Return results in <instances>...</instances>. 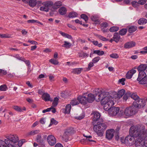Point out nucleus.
Segmentation results:
<instances>
[{
    "instance_id": "obj_1",
    "label": "nucleus",
    "mask_w": 147,
    "mask_h": 147,
    "mask_svg": "<svg viewBox=\"0 0 147 147\" xmlns=\"http://www.w3.org/2000/svg\"><path fill=\"white\" fill-rule=\"evenodd\" d=\"M96 94H98V97H96V101L99 102L100 101L102 105H104V109L105 110H107L109 107H111L113 105L114 103L113 99L115 98L111 95V91L107 92L104 90H101L98 88L96 89L94 91Z\"/></svg>"
},
{
    "instance_id": "obj_2",
    "label": "nucleus",
    "mask_w": 147,
    "mask_h": 147,
    "mask_svg": "<svg viewBox=\"0 0 147 147\" xmlns=\"http://www.w3.org/2000/svg\"><path fill=\"white\" fill-rule=\"evenodd\" d=\"M144 129V126L142 124L131 126L129 130V136L126 137V140L127 141V145L134 143L140 133L143 132Z\"/></svg>"
},
{
    "instance_id": "obj_3",
    "label": "nucleus",
    "mask_w": 147,
    "mask_h": 147,
    "mask_svg": "<svg viewBox=\"0 0 147 147\" xmlns=\"http://www.w3.org/2000/svg\"><path fill=\"white\" fill-rule=\"evenodd\" d=\"M100 114L98 112L95 113L94 115L93 121L97 122L96 124L94 125L93 129L98 136H102L104 133L105 131L107 128V125L103 123V120L100 119Z\"/></svg>"
},
{
    "instance_id": "obj_4",
    "label": "nucleus",
    "mask_w": 147,
    "mask_h": 147,
    "mask_svg": "<svg viewBox=\"0 0 147 147\" xmlns=\"http://www.w3.org/2000/svg\"><path fill=\"white\" fill-rule=\"evenodd\" d=\"M143 132L140 133V135L137 138L135 142L136 147H144V140L145 139V136L144 135L145 133V130L144 129Z\"/></svg>"
},
{
    "instance_id": "obj_5",
    "label": "nucleus",
    "mask_w": 147,
    "mask_h": 147,
    "mask_svg": "<svg viewBox=\"0 0 147 147\" xmlns=\"http://www.w3.org/2000/svg\"><path fill=\"white\" fill-rule=\"evenodd\" d=\"M6 138L7 139H5L8 141V142L10 144H12L15 145L16 147V146L14 144L15 143H17L19 140L18 137L16 134H10L9 135L6 136Z\"/></svg>"
},
{
    "instance_id": "obj_6",
    "label": "nucleus",
    "mask_w": 147,
    "mask_h": 147,
    "mask_svg": "<svg viewBox=\"0 0 147 147\" xmlns=\"http://www.w3.org/2000/svg\"><path fill=\"white\" fill-rule=\"evenodd\" d=\"M146 74L141 73L138 75L137 80L138 82V83L141 84H147V75Z\"/></svg>"
},
{
    "instance_id": "obj_7",
    "label": "nucleus",
    "mask_w": 147,
    "mask_h": 147,
    "mask_svg": "<svg viewBox=\"0 0 147 147\" xmlns=\"http://www.w3.org/2000/svg\"><path fill=\"white\" fill-rule=\"evenodd\" d=\"M137 112L135 107H131L126 108L125 110L126 116L130 117L135 115Z\"/></svg>"
},
{
    "instance_id": "obj_8",
    "label": "nucleus",
    "mask_w": 147,
    "mask_h": 147,
    "mask_svg": "<svg viewBox=\"0 0 147 147\" xmlns=\"http://www.w3.org/2000/svg\"><path fill=\"white\" fill-rule=\"evenodd\" d=\"M133 105L134 107L139 109L143 107L145 105V101L144 99L140 98L136 101H134Z\"/></svg>"
},
{
    "instance_id": "obj_9",
    "label": "nucleus",
    "mask_w": 147,
    "mask_h": 147,
    "mask_svg": "<svg viewBox=\"0 0 147 147\" xmlns=\"http://www.w3.org/2000/svg\"><path fill=\"white\" fill-rule=\"evenodd\" d=\"M52 5V2H46L43 4L42 6L40 7L39 9L40 11L48 12L49 9L51 10Z\"/></svg>"
},
{
    "instance_id": "obj_10",
    "label": "nucleus",
    "mask_w": 147,
    "mask_h": 147,
    "mask_svg": "<svg viewBox=\"0 0 147 147\" xmlns=\"http://www.w3.org/2000/svg\"><path fill=\"white\" fill-rule=\"evenodd\" d=\"M119 110V107H109L107 110V111H108L110 115L112 116H115L118 114Z\"/></svg>"
},
{
    "instance_id": "obj_11",
    "label": "nucleus",
    "mask_w": 147,
    "mask_h": 147,
    "mask_svg": "<svg viewBox=\"0 0 147 147\" xmlns=\"http://www.w3.org/2000/svg\"><path fill=\"white\" fill-rule=\"evenodd\" d=\"M125 93V91L124 90L122 89L119 90L117 93L115 92L111 91V95H113L112 96L113 97H114L115 98H121L123 95H124Z\"/></svg>"
},
{
    "instance_id": "obj_12",
    "label": "nucleus",
    "mask_w": 147,
    "mask_h": 147,
    "mask_svg": "<svg viewBox=\"0 0 147 147\" xmlns=\"http://www.w3.org/2000/svg\"><path fill=\"white\" fill-rule=\"evenodd\" d=\"M96 89L93 91L94 92V94L95 95V96H94L93 94H88V97L87 98V102L89 103H92L94 101V100H96V97H98V94H96V92L94 91Z\"/></svg>"
},
{
    "instance_id": "obj_13",
    "label": "nucleus",
    "mask_w": 147,
    "mask_h": 147,
    "mask_svg": "<svg viewBox=\"0 0 147 147\" xmlns=\"http://www.w3.org/2000/svg\"><path fill=\"white\" fill-rule=\"evenodd\" d=\"M47 140L50 146H54L56 143V138L52 135H49L48 136Z\"/></svg>"
},
{
    "instance_id": "obj_14",
    "label": "nucleus",
    "mask_w": 147,
    "mask_h": 147,
    "mask_svg": "<svg viewBox=\"0 0 147 147\" xmlns=\"http://www.w3.org/2000/svg\"><path fill=\"white\" fill-rule=\"evenodd\" d=\"M8 141L5 140L4 141L0 140V147H16L14 145L8 142Z\"/></svg>"
},
{
    "instance_id": "obj_15",
    "label": "nucleus",
    "mask_w": 147,
    "mask_h": 147,
    "mask_svg": "<svg viewBox=\"0 0 147 147\" xmlns=\"http://www.w3.org/2000/svg\"><path fill=\"white\" fill-rule=\"evenodd\" d=\"M147 68V64H142L140 65L138 67L137 69L138 71H139L138 74L140 73H144L146 74V73L144 71Z\"/></svg>"
},
{
    "instance_id": "obj_16",
    "label": "nucleus",
    "mask_w": 147,
    "mask_h": 147,
    "mask_svg": "<svg viewBox=\"0 0 147 147\" xmlns=\"http://www.w3.org/2000/svg\"><path fill=\"white\" fill-rule=\"evenodd\" d=\"M114 130L110 129L107 130L106 131V137L108 139L111 140L114 136Z\"/></svg>"
},
{
    "instance_id": "obj_17",
    "label": "nucleus",
    "mask_w": 147,
    "mask_h": 147,
    "mask_svg": "<svg viewBox=\"0 0 147 147\" xmlns=\"http://www.w3.org/2000/svg\"><path fill=\"white\" fill-rule=\"evenodd\" d=\"M77 99L79 103H80L84 105L87 104V97L83 96H80L78 97Z\"/></svg>"
},
{
    "instance_id": "obj_18",
    "label": "nucleus",
    "mask_w": 147,
    "mask_h": 147,
    "mask_svg": "<svg viewBox=\"0 0 147 147\" xmlns=\"http://www.w3.org/2000/svg\"><path fill=\"white\" fill-rule=\"evenodd\" d=\"M42 98L45 101H50L52 102L53 101V100L51 99L49 94L47 93H44L43 94Z\"/></svg>"
},
{
    "instance_id": "obj_19",
    "label": "nucleus",
    "mask_w": 147,
    "mask_h": 147,
    "mask_svg": "<svg viewBox=\"0 0 147 147\" xmlns=\"http://www.w3.org/2000/svg\"><path fill=\"white\" fill-rule=\"evenodd\" d=\"M136 44L135 42L131 41L125 43L124 45V47L126 49H129L134 47Z\"/></svg>"
},
{
    "instance_id": "obj_20",
    "label": "nucleus",
    "mask_w": 147,
    "mask_h": 147,
    "mask_svg": "<svg viewBox=\"0 0 147 147\" xmlns=\"http://www.w3.org/2000/svg\"><path fill=\"white\" fill-rule=\"evenodd\" d=\"M52 5L51 8V10L52 9L54 10L56 9L59 8V7L62 5V2L60 1H57L53 4L52 2Z\"/></svg>"
},
{
    "instance_id": "obj_21",
    "label": "nucleus",
    "mask_w": 147,
    "mask_h": 147,
    "mask_svg": "<svg viewBox=\"0 0 147 147\" xmlns=\"http://www.w3.org/2000/svg\"><path fill=\"white\" fill-rule=\"evenodd\" d=\"M136 70L132 69L129 71L126 75V77L128 79H131L133 75L136 72Z\"/></svg>"
},
{
    "instance_id": "obj_22",
    "label": "nucleus",
    "mask_w": 147,
    "mask_h": 147,
    "mask_svg": "<svg viewBox=\"0 0 147 147\" xmlns=\"http://www.w3.org/2000/svg\"><path fill=\"white\" fill-rule=\"evenodd\" d=\"M67 11L66 8L64 7H61L59 9V12L61 15H64L65 14Z\"/></svg>"
},
{
    "instance_id": "obj_23",
    "label": "nucleus",
    "mask_w": 147,
    "mask_h": 147,
    "mask_svg": "<svg viewBox=\"0 0 147 147\" xmlns=\"http://www.w3.org/2000/svg\"><path fill=\"white\" fill-rule=\"evenodd\" d=\"M91 19L92 20L96 22V24H99V18L97 15H94L91 17Z\"/></svg>"
},
{
    "instance_id": "obj_24",
    "label": "nucleus",
    "mask_w": 147,
    "mask_h": 147,
    "mask_svg": "<svg viewBox=\"0 0 147 147\" xmlns=\"http://www.w3.org/2000/svg\"><path fill=\"white\" fill-rule=\"evenodd\" d=\"M120 37L119 34L117 32L115 33L113 37V39H114V41L116 42H118L120 40Z\"/></svg>"
},
{
    "instance_id": "obj_25",
    "label": "nucleus",
    "mask_w": 147,
    "mask_h": 147,
    "mask_svg": "<svg viewBox=\"0 0 147 147\" xmlns=\"http://www.w3.org/2000/svg\"><path fill=\"white\" fill-rule=\"evenodd\" d=\"M59 98L57 97H55L54 98V100L52 101L53 102L52 104V106L51 107H52V108L55 109L54 107L57 106L58 103Z\"/></svg>"
},
{
    "instance_id": "obj_26",
    "label": "nucleus",
    "mask_w": 147,
    "mask_h": 147,
    "mask_svg": "<svg viewBox=\"0 0 147 147\" xmlns=\"http://www.w3.org/2000/svg\"><path fill=\"white\" fill-rule=\"evenodd\" d=\"M36 140L37 142L40 144L43 143L44 141V140L42 138L41 135L40 134L36 136Z\"/></svg>"
},
{
    "instance_id": "obj_27",
    "label": "nucleus",
    "mask_w": 147,
    "mask_h": 147,
    "mask_svg": "<svg viewBox=\"0 0 147 147\" xmlns=\"http://www.w3.org/2000/svg\"><path fill=\"white\" fill-rule=\"evenodd\" d=\"M52 107H51L49 108H48L42 111V112L43 113H45L46 112H49L51 111L53 113H55L56 112V111L55 109H52Z\"/></svg>"
},
{
    "instance_id": "obj_28",
    "label": "nucleus",
    "mask_w": 147,
    "mask_h": 147,
    "mask_svg": "<svg viewBox=\"0 0 147 147\" xmlns=\"http://www.w3.org/2000/svg\"><path fill=\"white\" fill-rule=\"evenodd\" d=\"M82 70L83 68H82L74 69L73 70L72 72L74 74H79L81 73Z\"/></svg>"
},
{
    "instance_id": "obj_29",
    "label": "nucleus",
    "mask_w": 147,
    "mask_h": 147,
    "mask_svg": "<svg viewBox=\"0 0 147 147\" xmlns=\"http://www.w3.org/2000/svg\"><path fill=\"white\" fill-rule=\"evenodd\" d=\"M18 58L19 59H20L24 61L28 67H30V62L29 60H26L24 58L22 57H20Z\"/></svg>"
},
{
    "instance_id": "obj_30",
    "label": "nucleus",
    "mask_w": 147,
    "mask_h": 147,
    "mask_svg": "<svg viewBox=\"0 0 147 147\" xmlns=\"http://www.w3.org/2000/svg\"><path fill=\"white\" fill-rule=\"evenodd\" d=\"M147 22V20L144 18L140 19L138 21V24L140 25L145 24Z\"/></svg>"
},
{
    "instance_id": "obj_31",
    "label": "nucleus",
    "mask_w": 147,
    "mask_h": 147,
    "mask_svg": "<svg viewBox=\"0 0 147 147\" xmlns=\"http://www.w3.org/2000/svg\"><path fill=\"white\" fill-rule=\"evenodd\" d=\"M36 4V0H30L29 2V6L32 7H34Z\"/></svg>"
},
{
    "instance_id": "obj_32",
    "label": "nucleus",
    "mask_w": 147,
    "mask_h": 147,
    "mask_svg": "<svg viewBox=\"0 0 147 147\" xmlns=\"http://www.w3.org/2000/svg\"><path fill=\"white\" fill-rule=\"evenodd\" d=\"M130 95L131 97L135 100L134 101H136L140 98L139 97L136 93H132L131 94H130Z\"/></svg>"
},
{
    "instance_id": "obj_33",
    "label": "nucleus",
    "mask_w": 147,
    "mask_h": 147,
    "mask_svg": "<svg viewBox=\"0 0 147 147\" xmlns=\"http://www.w3.org/2000/svg\"><path fill=\"white\" fill-rule=\"evenodd\" d=\"M64 44L62 45V47H65L67 48H69L71 45V44L66 41H64Z\"/></svg>"
},
{
    "instance_id": "obj_34",
    "label": "nucleus",
    "mask_w": 147,
    "mask_h": 147,
    "mask_svg": "<svg viewBox=\"0 0 147 147\" xmlns=\"http://www.w3.org/2000/svg\"><path fill=\"white\" fill-rule=\"evenodd\" d=\"M93 53L94 54H96L99 56H101L104 54V51H102L96 50L94 51Z\"/></svg>"
},
{
    "instance_id": "obj_35",
    "label": "nucleus",
    "mask_w": 147,
    "mask_h": 147,
    "mask_svg": "<svg viewBox=\"0 0 147 147\" xmlns=\"http://www.w3.org/2000/svg\"><path fill=\"white\" fill-rule=\"evenodd\" d=\"M78 14L77 13L75 12H71L69 13L68 15V17L69 18H74L77 16Z\"/></svg>"
},
{
    "instance_id": "obj_36",
    "label": "nucleus",
    "mask_w": 147,
    "mask_h": 147,
    "mask_svg": "<svg viewBox=\"0 0 147 147\" xmlns=\"http://www.w3.org/2000/svg\"><path fill=\"white\" fill-rule=\"evenodd\" d=\"M137 28V27L136 26H131L129 28L128 31L129 33L133 32L136 30Z\"/></svg>"
},
{
    "instance_id": "obj_37",
    "label": "nucleus",
    "mask_w": 147,
    "mask_h": 147,
    "mask_svg": "<svg viewBox=\"0 0 147 147\" xmlns=\"http://www.w3.org/2000/svg\"><path fill=\"white\" fill-rule=\"evenodd\" d=\"M40 132L38 130H33L28 133V134L30 135H34Z\"/></svg>"
},
{
    "instance_id": "obj_38",
    "label": "nucleus",
    "mask_w": 147,
    "mask_h": 147,
    "mask_svg": "<svg viewBox=\"0 0 147 147\" xmlns=\"http://www.w3.org/2000/svg\"><path fill=\"white\" fill-rule=\"evenodd\" d=\"M96 36L98 37L99 39L101 40L104 41H108L109 40V39H107L106 38L102 36L101 35H100L99 34H97L96 35Z\"/></svg>"
},
{
    "instance_id": "obj_39",
    "label": "nucleus",
    "mask_w": 147,
    "mask_h": 147,
    "mask_svg": "<svg viewBox=\"0 0 147 147\" xmlns=\"http://www.w3.org/2000/svg\"><path fill=\"white\" fill-rule=\"evenodd\" d=\"M13 108L17 111L19 112H22V107L17 106H13Z\"/></svg>"
},
{
    "instance_id": "obj_40",
    "label": "nucleus",
    "mask_w": 147,
    "mask_h": 147,
    "mask_svg": "<svg viewBox=\"0 0 147 147\" xmlns=\"http://www.w3.org/2000/svg\"><path fill=\"white\" fill-rule=\"evenodd\" d=\"M79 102L78 99H74L72 100L70 102V104L72 105H78L79 104Z\"/></svg>"
},
{
    "instance_id": "obj_41",
    "label": "nucleus",
    "mask_w": 147,
    "mask_h": 147,
    "mask_svg": "<svg viewBox=\"0 0 147 147\" xmlns=\"http://www.w3.org/2000/svg\"><path fill=\"white\" fill-rule=\"evenodd\" d=\"M71 106L70 104L67 105L65 107V112L66 113H69L70 111Z\"/></svg>"
},
{
    "instance_id": "obj_42",
    "label": "nucleus",
    "mask_w": 147,
    "mask_h": 147,
    "mask_svg": "<svg viewBox=\"0 0 147 147\" xmlns=\"http://www.w3.org/2000/svg\"><path fill=\"white\" fill-rule=\"evenodd\" d=\"M127 32V30L126 29H123L119 32V34L121 35H125Z\"/></svg>"
},
{
    "instance_id": "obj_43",
    "label": "nucleus",
    "mask_w": 147,
    "mask_h": 147,
    "mask_svg": "<svg viewBox=\"0 0 147 147\" xmlns=\"http://www.w3.org/2000/svg\"><path fill=\"white\" fill-rule=\"evenodd\" d=\"M49 62L55 65H58V64L59 63V62L57 60L54 59H50L49 60Z\"/></svg>"
},
{
    "instance_id": "obj_44",
    "label": "nucleus",
    "mask_w": 147,
    "mask_h": 147,
    "mask_svg": "<svg viewBox=\"0 0 147 147\" xmlns=\"http://www.w3.org/2000/svg\"><path fill=\"white\" fill-rule=\"evenodd\" d=\"M119 29V27H118L113 26L110 28L109 30L111 32H114L118 31Z\"/></svg>"
},
{
    "instance_id": "obj_45",
    "label": "nucleus",
    "mask_w": 147,
    "mask_h": 147,
    "mask_svg": "<svg viewBox=\"0 0 147 147\" xmlns=\"http://www.w3.org/2000/svg\"><path fill=\"white\" fill-rule=\"evenodd\" d=\"M74 132V128L72 127H70L67 129V131L65 132V134H67V133H72Z\"/></svg>"
},
{
    "instance_id": "obj_46",
    "label": "nucleus",
    "mask_w": 147,
    "mask_h": 147,
    "mask_svg": "<svg viewBox=\"0 0 147 147\" xmlns=\"http://www.w3.org/2000/svg\"><path fill=\"white\" fill-rule=\"evenodd\" d=\"M7 89V87L6 85L3 84L0 86V90L1 91H5Z\"/></svg>"
},
{
    "instance_id": "obj_47",
    "label": "nucleus",
    "mask_w": 147,
    "mask_h": 147,
    "mask_svg": "<svg viewBox=\"0 0 147 147\" xmlns=\"http://www.w3.org/2000/svg\"><path fill=\"white\" fill-rule=\"evenodd\" d=\"M78 56L79 57H88L89 55L84 53H78Z\"/></svg>"
},
{
    "instance_id": "obj_48",
    "label": "nucleus",
    "mask_w": 147,
    "mask_h": 147,
    "mask_svg": "<svg viewBox=\"0 0 147 147\" xmlns=\"http://www.w3.org/2000/svg\"><path fill=\"white\" fill-rule=\"evenodd\" d=\"M58 123L57 121H56L54 118H52L51 120V123L49 126H50L52 125H56Z\"/></svg>"
},
{
    "instance_id": "obj_49",
    "label": "nucleus",
    "mask_w": 147,
    "mask_h": 147,
    "mask_svg": "<svg viewBox=\"0 0 147 147\" xmlns=\"http://www.w3.org/2000/svg\"><path fill=\"white\" fill-rule=\"evenodd\" d=\"M80 16L81 18L83 19L86 22H87L88 21V17L86 14H82Z\"/></svg>"
},
{
    "instance_id": "obj_50",
    "label": "nucleus",
    "mask_w": 147,
    "mask_h": 147,
    "mask_svg": "<svg viewBox=\"0 0 147 147\" xmlns=\"http://www.w3.org/2000/svg\"><path fill=\"white\" fill-rule=\"evenodd\" d=\"M110 57L114 59H117L119 57L118 55L115 53H113L110 55Z\"/></svg>"
},
{
    "instance_id": "obj_51",
    "label": "nucleus",
    "mask_w": 147,
    "mask_h": 147,
    "mask_svg": "<svg viewBox=\"0 0 147 147\" xmlns=\"http://www.w3.org/2000/svg\"><path fill=\"white\" fill-rule=\"evenodd\" d=\"M100 59V57L99 56L96 57L94 58L92 60V61L94 63H95L98 62Z\"/></svg>"
},
{
    "instance_id": "obj_52",
    "label": "nucleus",
    "mask_w": 147,
    "mask_h": 147,
    "mask_svg": "<svg viewBox=\"0 0 147 147\" xmlns=\"http://www.w3.org/2000/svg\"><path fill=\"white\" fill-rule=\"evenodd\" d=\"M120 140L122 143H124L127 145V141L126 140V138L125 139L123 138H121Z\"/></svg>"
},
{
    "instance_id": "obj_53",
    "label": "nucleus",
    "mask_w": 147,
    "mask_h": 147,
    "mask_svg": "<svg viewBox=\"0 0 147 147\" xmlns=\"http://www.w3.org/2000/svg\"><path fill=\"white\" fill-rule=\"evenodd\" d=\"M84 117V115L83 114L80 115V116H76L75 117L76 119L79 120H81L83 119Z\"/></svg>"
},
{
    "instance_id": "obj_54",
    "label": "nucleus",
    "mask_w": 147,
    "mask_h": 147,
    "mask_svg": "<svg viewBox=\"0 0 147 147\" xmlns=\"http://www.w3.org/2000/svg\"><path fill=\"white\" fill-rule=\"evenodd\" d=\"M125 115V111H123V110L119 111V112L118 114V115L119 116H121L123 115Z\"/></svg>"
},
{
    "instance_id": "obj_55",
    "label": "nucleus",
    "mask_w": 147,
    "mask_h": 147,
    "mask_svg": "<svg viewBox=\"0 0 147 147\" xmlns=\"http://www.w3.org/2000/svg\"><path fill=\"white\" fill-rule=\"evenodd\" d=\"M7 73L6 71L2 69H0V74L1 75H5Z\"/></svg>"
},
{
    "instance_id": "obj_56",
    "label": "nucleus",
    "mask_w": 147,
    "mask_h": 147,
    "mask_svg": "<svg viewBox=\"0 0 147 147\" xmlns=\"http://www.w3.org/2000/svg\"><path fill=\"white\" fill-rule=\"evenodd\" d=\"M138 2L135 1H133L131 2L132 5L135 7H137L138 6Z\"/></svg>"
},
{
    "instance_id": "obj_57",
    "label": "nucleus",
    "mask_w": 147,
    "mask_h": 147,
    "mask_svg": "<svg viewBox=\"0 0 147 147\" xmlns=\"http://www.w3.org/2000/svg\"><path fill=\"white\" fill-rule=\"evenodd\" d=\"M24 140H20L18 142V145L19 147H21L22 146L23 144L24 143Z\"/></svg>"
},
{
    "instance_id": "obj_58",
    "label": "nucleus",
    "mask_w": 147,
    "mask_h": 147,
    "mask_svg": "<svg viewBox=\"0 0 147 147\" xmlns=\"http://www.w3.org/2000/svg\"><path fill=\"white\" fill-rule=\"evenodd\" d=\"M125 80V79L124 78H122L121 79H119V83H121L122 85H124L125 84L124 81Z\"/></svg>"
},
{
    "instance_id": "obj_59",
    "label": "nucleus",
    "mask_w": 147,
    "mask_h": 147,
    "mask_svg": "<svg viewBox=\"0 0 147 147\" xmlns=\"http://www.w3.org/2000/svg\"><path fill=\"white\" fill-rule=\"evenodd\" d=\"M67 25L68 27L72 28L73 30H76V28L74 26H73L72 25H71L70 24H67Z\"/></svg>"
},
{
    "instance_id": "obj_60",
    "label": "nucleus",
    "mask_w": 147,
    "mask_h": 147,
    "mask_svg": "<svg viewBox=\"0 0 147 147\" xmlns=\"http://www.w3.org/2000/svg\"><path fill=\"white\" fill-rule=\"evenodd\" d=\"M146 0H139L138 1V4L141 5H143L146 2Z\"/></svg>"
},
{
    "instance_id": "obj_61",
    "label": "nucleus",
    "mask_w": 147,
    "mask_h": 147,
    "mask_svg": "<svg viewBox=\"0 0 147 147\" xmlns=\"http://www.w3.org/2000/svg\"><path fill=\"white\" fill-rule=\"evenodd\" d=\"M101 25L102 27L106 28L108 26V24L106 22H104L101 24Z\"/></svg>"
},
{
    "instance_id": "obj_62",
    "label": "nucleus",
    "mask_w": 147,
    "mask_h": 147,
    "mask_svg": "<svg viewBox=\"0 0 147 147\" xmlns=\"http://www.w3.org/2000/svg\"><path fill=\"white\" fill-rule=\"evenodd\" d=\"M94 63L93 62H90L88 64V69H90V68L94 66Z\"/></svg>"
},
{
    "instance_id": "obj_63",
    "label": "nucleus",
    "mask_w": 147,
    "mask_h": 147,
    "mask_svg": "<svg viewBox=\"0 0 147 147\" xmlns=\"http://www.w3.org/2000/svg\"><path fill=\"white\" fill-rule=\"evenodd\" d=\"M28 42H30L33 45H36L38 44V43L36 42L33 40H28Z\"/></svg>"
},
{
    "instance_id": "obj_64",
    "label": "nucleus",
    "mask_w": 147,
    "mask_h": 147,
    "mask_svg": "<svg viewBox=\"0 0 147 147\" xmlns=\"http://www.w3.org/2000/svg\"><path fill=\"white\" fill-rule=\"evenodd\" d=\"M0 37L1 38H8V35L7 34H0Z\"/></svg>"
}]
</instances>
